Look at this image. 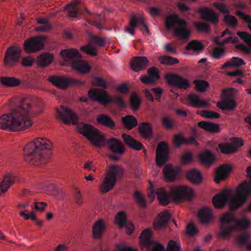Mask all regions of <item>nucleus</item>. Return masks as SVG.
I'll use <instances>...</instances> for the list:
<instances>
[{
    "mask_svg": "<svg viewBox=\"0 0 251 251\" xmlns=\"http://www.w3.org/2000/svg\"><path fill=\"white\" fill-rule=\"evenodd\" d=\"M39 112L38 101L31 104L24 100L11 113L0 117V128L14 131L25 130L32 125L31 115Z\"/></svg>",
    "mask_w": 251,
    "mask_h": 251,
    "instance_id": "f257e3e1",
    "label": "nucleus"
},
{
    "mask_svg": "<svg viewBox=\"0 0 251 251\" xmlns=\"http://www.w3.org/2000/svg\"><path fill=\"white\" fill-rule=\"evenodd\" d=\"M236 196L231 197L230 192L228 190L221 193L212 199V202L215 207L218 208H223L228 203L231 210H236L243 206L248 198L251 196V180L245 181L240 184L236 191Z\"/></svg>",
    "mask_w": 251,
    "mask_h": 251,
    "instance_id": "f03ea898",
    "label": "nucleus"
},
{
    "mask_svg": "<svg viewBox=\"0 0 251 251\" xmlns=\"http://www.w3.org/2000/svg\"><path fill=\"white\" fill-rule=\"evenodd\" d=\"M156 194L159 202L163 205H167L172 200L176 202H181L187 200L191 201L193 196V191L185 186H172L170 188V192L164 188H158L156 192L152 185L151 186L148 197L153 201Z\"/></svg>",
    "mask_w": 251,
    "mask_h": 251,
    "instance_id": "7ed1b4c3",
    "label": "nucleus"
},
{
    "mask_svg": "<svg viewBox=\"0 0 251 251\" xmlns=\"http://www.w3.org/2000/svg\"><path fill=\"white\" fill-rule=\"evenodd\" d=\"M51 149V143L49 139L44 137L37 138L28 143L24 148V159L27 162L37 165L48 159L49 155L46 151Z\"/></svg>",
    "mask_w": 251,
    "mask_h": 251,
    "instance_id": "20e7f679",
    "label": "nucleus"
},
{
    "mask_svg": "<svg viewBox=\"0 0 251 251\" xmlns=\"http://www.w3.org/2000/svg\"><path fill=\"white\" fill-rule=\"evenodd\" d=\"M222 231L218 236L220 238L225 239L230 236L236 228L245 229L249 225V221L246 218L236 220L234 215L231 212L224 214L220 219Z\"/></svg>",
    "mask_w": 251,
    "mask_h": 251,
    "instance_id": "39448f33",
    "label": "nucleus"
},
{
    "mask_svg": "<svg viewBox=\"0 0 251 251\" xmlns=\"http://www.w3.org/2000/svg\"><path fill=\"white\" fill-rule=\"evenodd\" d=\"M60 55L63 58L64 65L71 66L80 74L89 72L91 67L86 61L81 60L82 55L77 50L74 48L63 50Z\"/></svg>",
    "mask_w": 251,
    "mask_h": 251,
    "instance_id": "423d86ee",
    "label": "nucleus"
},
{
    "mask_svg": "<svg viewBox=\"0 0 251 251\" xmlns=\"http://www.w3.org/2000/svg\"><path fill=\"white\" fill-rule=\"evenodd\" d=\"M166 27L168 30H173L174 34L181 39L186 41L190 36V30L187 22L179 18L176 14L167 16L165 21Z\"/></svg>",
    "mask_w": 251,
    "mask_h": 251,
    "instance_id": "0eeeda50",
    "label": "nucleus"
},
{
    "mask_svg": "<svg viewBox=\"0 0 251 251\" xmlns=\"http://www.w3.org/2000/svg\"><path fill=\"white\" fill-rule=\"evenodd\" d=\"M151 232L147 229L142 231L140 236V243L142 247H151L152 248V251H165L162 245L151 240ZM180 244L172 240L168 243L167 251H180Z\"/></svg>",
    "mask_w": 251,
    "mask_h": 251,
    "instance_id": "6e6552de",
    "label": "nucleus"
},
{
    "mask_svg": "<svg viewBox=\"0 0 251 251\" xmlns=\"http://www.w3.org/2000/svg\"><path fill=\"white\" fill-rule=\"evenodd\" d=\"M88 97L91 100L97 101L103 105L114 103L118 106L125 108L126 103L121 97H110L107 91L101 89L91 88L88 92Z\"/></svg>",
    "mask_w": 251,
    "mask_h": 251,
    "instance_id": "1a4fd4ad",
    "label": "nucleus"
},
{
    "mask_svg": "<svg viewBox=\"0 0 251 251\" xmlns=\"http://www.w3.org/2000/svg\"><path fill=\"white\" fill-rule=\"evenodd\" d=\"M124 174V169L118 165H113L109 167L107 174L100 187L102 193H106L112 190L115 185L117 178Z\"/></svg>",
    "mask_w": 251,
    "mask_h": 251,
    "instance_id": "9d476101",
    "label": "nucleus"
},
{
    "mask_svg": "<svg viewBox=\"0 0 251 251\" xmlns=\"http://www.w3.org/2000/svg\"><path fill=\"white\" fill-rule=\"evenodd\" d=\"M78 130L95 147H101L105 143L104 136L91 124L81 123L78 126Z\"/></svg>",
    "mask_w": 251,
    "mask_h": 251,
    "instance_id": "9b49d317",
    "label": "nucleus"
},
{
    "mask_svg": "<svg viewBox=\"0 0 251 251\" xmlns=\"http://www.w3.org/2000/svg\"><path fill=\"white\" fill-rule=\"evenodd\" d=\"M234 88L224 89L221 94L223 100L218 101V106L222 110H232L236 106V103L234 98Z\"/></svg>",
    "mask_w": 251,
    "mask_h": 251,
    "instance_id": "f8f14e48",
    "label": "nucleus"
},
{
    "mask_svg": "<svg viewBox=\"0 0 251 251\" xmlns=\"http://www.w3.org/2000/svg\"><path fill=\"white\" fill-rule=\"evenodd\" d=\"M49 81L54 86L63 89L67 88L69 85H83V82L80 80L55 75L50 76L49 77Z\"/></svg>",
    "mask_w": 251,
    "mask_h": 251,
    "instance_id": "ddd939ff",
    "label": "nucleus"
},
{
    "mask_svg": "<svg viewBox=\"0 0 251 251\" xmlns=\"http://www.w3.org/2000/svg\"><path fill=\"white\" fill-rule=\"evenodd\" d=\"M21 56V50L15 47H9L5 53L4 64L7 67H13L18 63Z\"/></svg>",
    "mask_w": 251,
    "mask_h": 251,
    "instance_id": "4468645a",
    "label": "nucleus"
},
{
    "mask_svg": "<svg viewBox=\"0 0 251 251\" xmlns=\"http://www.w3.org/2000/svg\"><path fill=\"white\" fill-rule=\"evenodd\" d=\"M137 26L139 27L142 31H146L147 34L150 33L149 28L145 24L143 17L141 15L137 16L133 14L130 17L129 25L126 30L128 33L133 35L135 33L134 28Z\"/></svg>",
    "mask_w": 251,
    "mask_h": 251,
    "instance_id": "2eb2a0df",
    "label": "nucleus"
},
{
    "mask_svg": "<svg viewBox=\"0 0 251 251\" xmlns=\"http://www.w3.org/2000/svg\"><path fill=\"white\" fill-rule=\"evenodd\" d=\"M44 46L42 36L34 37L25 41L24 49L27 53H33L41 50Z\"/></svg>",
    "mask_w": 251,
    "mask_h": 251,
    "instance_id": "dca6fc26",
    "label": "nucleus"
},
{
    "mask_svg": "<svg viewBox=\"0 0 251 251\" xmlns=\"http://www.w3.org/2000/svg\"><path fill=\"white\" fill-rule=\"evenodd\" d=\"M166 80L171 85L186 90L190 87L189 81L176 74H169L166 75Z\"/></svg>",
    "mask_w": 251,
    "mask_h": 251,
    "instance_id": "f3484780",
    "label": "nucleus"
},
{
    "mask_svg": "<svg viewBox=\"0 0 251 251\" xmlns=\"http://www.w3.org/2000/svg\"><path fill=\"white\" fill-rule=\"evenodd\" d=\"M57 113L65 124H69L71 123L74 125L77 124L78 121L77 116L72 109L62 105L60 107V110H57Z\"/></svg>",
    "mask_w": 251,
    "mask_h": 251,
    "instance_id": "a211bd4d",
    "label": "nucleus"
},
{
    "mask_svg": "<svg viewBox=\"0 0 251 251\" xmlns=\"http://www.w3.org/2000/svg\"><path fill=\"white\" fill-rule=\"evenodd\" d=\"M168 147L165 142L160 143L156 149V162L158 166H162L167 161Z\"/></svg>",
    "mask_w": 251,
    "mask_h": 251,
    "instance_id": "6ab92c4d",
    "label": "nucleus"
},
{
    "mask_svg": "<svg viewBox=\"0 0 251 251\" xmlns=\"http://www.w3.org/2000/svg\"><path fill=\"white\" fill-rule=\"evenodd\" d=\"M243 145V141L235 138L233 143H221L219 145V148L223 154H231L235 152L239 147Z\"/></svg>",
    "mask_w": 251,
    "mask_h": 251,
    "instance_id": "aec40b11",
    "label": "nucleus"
},
{
    "mask_svg": "<svg viewBox=\"0 0 251 251\" xmlns=\"http://www.w3.org/2000/svg\"><path fill=\"white\" fill-rule=\"evenodd\" d=\"M199 12L203 20L208 21L214 25L218 23L219 15L209 7L201 8L199 10Z\"/></svg>",
    "mask_w": 251,
    "mask_h": 251,
    "instance_id": "412c9836",
    "label": "nucleus"
},
{
    "mask_svg": "<svg viewBox=\"0 0 251 251\" xmlns=\"http://www.w3.org/2000/svg\"><path fill=\"white\" fill-rule=\"evenodd\" d=\"M106 229V225L104 220L101 219L96 221L92 227L93 237L96 239H100Z\"/></svg>",
    "mask_w": 251,
    "mask_h": 251,
    "instance_id": "4be33fe9",
    "label": "nucleus"
},
{
    "mask_svg": "<svg viewBox=\"0 0 251 251\" xmlns=\"http://www.w3.org/2000/svg\"><path fill=\"white\" fill-rule=\"evenodd\" d=\"M115 222L116 224L122 228L127 226L126 231L128 234H130L134 230V227L132 224L127 225L126 215L123 211H120L115 216Z\"/></svg>",
    "mask_w": 251,
    "mask_h": 251,
    "instance_id": "5701e85b",
    "label": "nucleus"
},
{
    "mask_svg": "<svg viewBox=\"0 0 251 251\" xmlns=\"http://www.w3.org/2000/svg\"><path fill=\"white\" fill-rule=\"evenodd\" d=\"M16 182H19L20 180L13 174H8L5 175L1 182H0V195L5 193L11 184Z\"/></svg>",
    "mask_w": 251,
    "mask_h": 251,
    "instance_id": "b1692460",
    "label": "nucleus"
},
{
    "mask_svg": "<svg viewBox=\"0 0 251 251\" xmlns=\"http://www.w3.org/2000/svg\"><path fill=\"white\" fill-rule=\"evenodd\" d=\"M148 76L140 77V80L144 84H151L159 78L158 71L155 67H152L148 70Z\"/></svg>",
    "mask_w": 251,
    "mask_h": 251,
    "instance_id": "393cba45",
    "label": "nucleus"
},
{
    "mask_svg": "<svg viewBox=\"0 0 251 251\" xmlns=\"http://www.w3.org/2000/svg\"><path fill=\"white\" fill-rule=\"evenodd\" d=\"M108 149L113 152L122 154L125 152V149L123 143L118 139L112 138L107 140Z\"/></svg>",
    "mask_w": 251,
    "mask_h": 251,
    "instance_id": "a878e982",
    "label": "nucleus"
},
{
    "mask_svg": "<svg viewBox=\"0 0 251 251\" xmlns=\"http://www.w3.org/2000/svg\"><path fill=\"white\" fill-rule=\"evenodd\" d=\"M122 137L125 144L130 148L136 151L144 149L145 151L146 150L143 144L134 139L131 136L124 133L122 134Z\"/></svg>",
    "mask_w": 251,
    "mask_h": 251,
    "instance_id": "bb28decb",
    "label": "nucleus"
},
{
    "mask_svg": "<svg viewBox=\"0 0 251 251\" xmlns=\"http://www.w3.org/2000/svg\"><path fill=\"white\" fill-rule=\"evenodd\" d=\"M171 217L170 214L167 212H162L158 216L153 223V228L159 229L165 227Z\"/></svg>",
    "mask_w": 251,
    "mask_h": 251,
    "instance_id": "cd10ccee",
    "label": "nucleus"
},
{
    "mask_svg": "<svg viewBox=\"0 0 251 251\" xmlns=\"http://www.w3.org/2000/svg\"><path fill=\"white\" fill-rule=\"evenodd\" d=\"M232 168L228 165H223L217 168L214 181L219 183L220 181L224 180L228 175Z\"/></svg>",
    "mask_w": 251,
    "mask_h": 251,
    "instance_id": "c85d7f7f",
    "label": "nucleus"
},
{
    "mask_svg": "<svg viewBox=\"0 0 251 251\" xmlns=\"http://www.w3.org/2000/svg\"><path fill=\"white\" fill-rule=\"evenodd\" d=\"M66 10L69 17L76 18L78 14H82L84 13V10L77 2H72L66 5Z\"/></svg>",
    "mask_w": 251,
    "mask_h": 251,
    "instance_id": "c756f323",
    "label": "nucleus"
},
{
    "mask_svg": "<svg viewBox=\"0 0 251 251\" xmlns=\"http://www.w3.org/2000/svg\"><path fill=\"white\" fill-rule=\"evenodd\" d=\"M148 62V60L146 57L138 56L133 59L131 66L133 71L139 72L146 68Z\"/></svg>",
    "mask_w": 251,
    "mask_h": 251,
    "instance_id": "7c9ffc66",
    "label": "nucleus"
},
{
    "mask_svg": "<svg viewBox=\"0 0 251 251\" xmlns=\"http://www.w3.org/2000/svg\"><path fill=\"white\" fill-rule=\"evenodd\" d=\"M198 216L200 221L203 224H209L213 219L211 210L207 207H203L199 212Z\"/></svg>",
    "mask_w": 251,
    "mask_h": 251,
    "instance_id": "2f4dec72",
    "label": "nucleus"
},
{
    "mask_svg": "<svg viewBox=\"0 0 251 251\" xmlns=\"http://www.w3.org/2000/svg\"><path fill=\"white\" fill-rule=\"evenodd\" d=\"M53 59L54 57L52 54L46 52L38 56L37 63L38 66L46 67L52 62Z\"/></svg>",
    "mask_w": 251,
    "mask_h": 251,
    "instance_id": "473e14b6",
    "label": "nucleus"
},
{
    "mask_svg": "<svg viewBox=\"0 0 251 251\" xmlns=\"http://www.w3.org/2000/svg\"><path fill=\"white\" fill-rule=\"evenodd\" d=\"M97 121L99 124L110 129H114L116 126L115 122L109 116L104 114L99 115Z\"/></svg>",
    "mask_w": 251,
    "mask_h": 251,
    "instance_id": "72a5a7b5",
    "label": "nucleus"
},
{
    "mask_svg": "<svg viewBox=\"0 0 251 251\" xmlns=\"http://www.w3.org/2000/svg\"><path fill=\"white\" fill-rule=\"evenodd\" d=\"M139 133L145 139L151 138L152 133V129L150 124L143 122L139 124L138 126Z\"/></svg>",
    "mask_w": 251,
    "mask_h": 251,
    "instance_id": "f704fd0d",
    "label": "nucleus"
},
{
    "mask_svg": "<svg viewBox=\"0 0 251 251\" xmlns=\"http://www.w3.org/2000/svg\"><path fill=\"white\" fill-rule=\"evenodd\" d=\"M165 177L168 180L173 181L178 176L179 170L172 165H166L163 169Z\"/></svg>",
    "mask_w": 251,
    "mask_h": 251,
    "instance_id": "c9c22d12",
    "label": "nucleus"
},
{
    "mask_svg": "<svg viewBox=\"0 0 251 251\" xmlns=\"http://www.w3.org/2000/svg\"><path fill=\"white\" fill-rule=\"evenodd\" d=\"M187 178L193 183L198 184L201 181V172L196 169L189 170L186 174Z\"/></svg>",
    "mask_w": 251,
    "mask_h": 251,
    "instance_id": "e433bc0d",
    "label": "nucleus"
},
{
    "mask_svg": "<svg viewBox=\"0 0 251 251\" xmlns=\"http://www.w3.org/2000/svg\"><path fill=\"white\" fill-rule=\"evenodd\" d=\"M174 141L177 147H179L182 144H194L197 143L196 139L194 136L186 138L180 135H175L174 137Z\"/></svg>",
    "mask_w": 251,
    "mask_h": 251,
    "instance_id": "4c0bfd02",
    "label": "nucleus"
},
{
    "mask_svg": "<svg viewBox=\"0 0 251 251\" xmlns=\"http://www.w3.org/2000/svg\"><path fill=\"white\" fill-rule=\"evenodd\" d=\"M188 100L191 103V105L195 107H208L209 104L200 100L199 97L195 94H191L188 96Z\"/></svg>",
    "mask_w": 251,
    "mask_h": 251,
    "instance_id": "58836bf2",
    "label": "nucleus"
},
{
    "mask_svg": "<svg viewBox=\"0 0 251 251\" xmlns=\"http://www.w3.org/2000/svg\"><path fill=\"white\" fill-rule=\"evenodd\" d=\"M122 121L125 127L131 130L137 126L138 121L133 116L128 115L122 118Z\"/></svg>",
    "mask_w": 251,
    "mask_h": 251,
    "instance_id": "ea45409f",
    "label": "nucleus"
},
{
    "mask_svg": "<svg viewBox=\"0 0 251 251\" xmlns=\"http://www.w3.org/2000/svg\"><path fill=\"white\" fill-rule=\"evenodd\" d=\"M197 125L202 129L209 132H218L219 131V126L216 124L201 121L198 123Z\"/></svg>",
    "mask_w": 251,
    "mask_h": 251,
    "instance_id": "a19ab883",
    "label": "nucleus"
},
{
    "mask_svg": "<svg viewBox=\"0 0 251 251\" xmlns=\"http://www.w3.org/2000/svg\"><path fill=\"white\" fill-rule=\"evenodd\" d=\"M251 235L248 233H244L239 235L236 238L237 243L240 245L245 246L248 250L249 247H251V243L250 242Z\"/></svg>",
    "mask_w": 251,
    "mask_h": 251,
    "instance_id": "79ce46f5",
    "label": "nucleus"
},
{
    "mask_svg": "<svg viewBox=\"0 0 251 251\" xmlns=\"http://www.w3.org/2000/svg\"><path fill=\"white\" fill-rule=\"evenodd\" d=\"M201 161L206 166H210L215 160V157L210 151H206L200 156Z\"/></svg>",
    "mask_w": 251,
    "mask_h": 251,
    "instance_id": "37998d69",
    "label": "nucleus"
},
{
    "mask_svg": "<svg viewBox=\"0 0 251 251\" xmlns=\"http://www.w3.org/2000/svg\"><path fill=\"white\" fill-rule=\"evenodd\" d=\"M0 82L4 86L8 87H16L20 84V80L16 78L12 77H1Z\"/></svg>",
    "mask_w": 251,
    "mask_h": 251,
    "instance_id": "c03bdc74",
    "label": "nucleus"
},
{
    "mask_svg": "<svg viewBox=\"0 0 251 251\" xmlns=\"http://www.w3.org/2000/svg\"><path fill=\"white\" fill-rule=\"evenodd\" d=\"M246 64L245 62L242 58L237 57H233L230 61H227L224 63L222 68L225 69L228 67H239Z\"/></svg>",
    "mask_w": 251,
    "mask_h": 251,
    "instance_id": "a18cd8bd",
    "label": "nucleus"
},
{
    "mask_svg": "<svg viewBox=\"0 0 251 251\" xmlns=\"http://www.w3.org/2000/svg\"><path fill=\"white\" fill-rule=\"evenodd\" d=\"M203 48V44L198 40H193L190 42L186 47V50H192L195 51H201Z\"/></svg>",
    "mask_w": 251,
    "mask_h": 251,
    "instance_id": "49530a36",
    "label": "nucleus"
},
{
    "mask_svg": "<svg viewBox=\"0 0 251 251\" xmlns=\"http://www.w3.org/2000/svg\"><path fill=\"white\" fill-rule=\"evenodd\" d=\"M162 126L167 129H172L175 126V121L168 116H164L161 117Z\"/></svg>",
    "mask_w": 251,
    "mask_h": 251,
    "instance_id": "de8ad7c7",
    "label": "nucleus"
},
{
    "mask_svg": "<svg viewBox=\"0 0 251 251\" xmlns=\"http://www.w3.org/2000/svg\"><path fill=\"white\" fill-rule=\"evenodd\" d=\"M194 26L196 30L204 33L210 32L209 25L205 23L201 22H195L194 23Z\"/></svg>",
    "mask_w": 251,
    "mask_h": 251,
    "instance_id": "09e8293b",
    "label": "nucleus"
},
{
    "mask_svg": "<svg viewBox=\"0 0 251 251\" xmlns=\"http://www.w3.org/2000/svg\"><path fill=\"white\" fill-rule=\"evenodd\" d=\"M196 89L200 92H205L209 87V84L204 80H196L194 81Z\"/></svg>",
    "mask_w": 251,
    "mask_h": 251,
    "instance_id": "8fccbe9b",
    "label": "nucleus"
},
{
    "mask_svg": "<svg viewBox=\"0 0 251 251\" xmlns=\"http://www.w3.org/2000/svg\"><path fill=\"white\" fill-rule=\"evenodd\" d=\"M159 60L161 64L167 65H172L179 62L177 58L166 55L160 57Z\"/></svg>",
    "mask_w": 251,
    "mask_h": 251,
    "instance_id": "3c124183",
    "label": "nucleus"
},
{
    "mask_svg": "<svg viewBox=\"0 0 251 251\" xmlns=\"http://www.w3.org/2000/svg\"><path fill=\"white\" fill-rule=\"evenodd\" d=\"M130 102L134 110H137L138 109L141 104V100L139 96L135 93L131 94L130 98Z\"/></svg>",
    "mask_w": 251,
    "mask_h": 251,
    "instance_id": "603ef678",
    "label": "nucleus"
},
{
    "mask_svg": "<svg viewBox=\"0 0 251 251\" xmlns=\"http://www.w3.org/2000/svg\"><path fill=\"white\" fill-rule=\"evenodd\" d=\"M224 22L231 28H235L237 26V20L231 15H225L224 17Z\"/></svg>",
    "mask_w": 251,
    "mask_h": 251,
    "instance_id": "864d4df0",
    "label": "nucleus"
},
{
    "mask_svg": "<svg viewBox=\"0 0 251 251\" xmlns=\"http://www.w3.org/2000/svg\"><path fill=\"white\" fill-rule=\"evenodd\" d=\"M103 23V18L100 15L97 14L93 20H90L89 23L96 26L97 28L101 30L102 29V24Z\"/></svg>",
    "mask_w": 251,
    "mask_h": 251,
    "instance_id": "5fc2aeb1",
    "label": "nucleus"
},
{
    "mask_svg": "<svg viewBox=\"0 0 251 251\" xmlns=\"http://www.w3.org/2000/svg\"><path fill=\"white\" fill-rule=\"evenodd\" d=\"M80 50L86 54L92 56H97L98 55V52L96 50L95 48L90 45L81 47Z\"/></svg>",
    "mask_w": 251,
    "mask_h": 251,
    "instance_id": "6e6d98bb",
    "label": "nucleus"
},
{
    "mask_svg": "<svg viewBox=\"0 0 251 251\" xmlns=\"http://www.w3.org/2000/svg\"><path fill=\"white\" fill-rule=\"evenodd\" d=\"M201 115L203 117L209 119H217L220 117V114L213 111L202 110Z\"/></svg>",
    "mask_w": 251,
    "mask_h": 251,
    "instance_id": "4d7b16f0",
    "label": "nucleus"
},
{
    "mask_svg": "<svg viewBox=\"0 0 251 251\" xmlns=\"http://www.w3.org/2000/svg\"><path fill=\"white\" fill-rule=\"evenodd\" d=\"M236 14L239 16L240 18L249 24L248 27L251 30V16L249 15L245 14L241 11H237Z\"/></svg>",
    "mask_w": 251,
    "mask_h": 251,
    "instance_id": "13d9d810",
    "label": "nucleus"
},
{
    "mask_svg": "<svg viewBox=\"0 0 251 251\" xmlns=\"http://www.w3.org/2000/svg\"><path fill=\"white\" fill-rule=\"evenodd\" d=\"M93 84L100 87L103 89H106L108 88V85L106 84L105 80L99 76H97L94 78Z\"/></svg>",
    "mask_w": 251,
    "mask_h": 251,
    "instance_id": "bf43d9fd",
    "label": "nucleus"
},
{
    "mask_svg": "<svg viewBox=\"0 0 251 251\" xmlns=\"http://www.w3.org/2000/svg\"><path fill=\"white\" fill-rule=\"evenodd\" d=\"M237 34L239 37L244 40L246 43L251 46V34L244 31H238Z\"/></svg>",
    "mask_w": 251,
    "mask_h": 251,
    "instance_id": "052dcab7",
    "label": "nucleus"
},
{
    "mask_svg": "<svg viewBox=\"0 0 251 251\" xmlns=\"http://www.w3.org/2000/svg\"><path fill=\"white\" fill-rule=\"evenodd\" d=\"M134 197L136 201L142 207H145L146 206V201L143 198L142 195L138 191L134 194Z\"/></svg>",
    "mask_w": 251,
    "mask_h": 251,
    "instance_id": "680f3d73",
    "label": "nucleus"
},
{
    "mask_svg": "<svg viewBox=\"0 0 251 251\" xmlns=\"http://www.w3.org/2000/svg\"><path fill=\"white\" fill-rule=\"evenodd\" d=\"M213 5L218 10L223 14H228L230 13L229 9L222 3L215 2L213 3Z\"/></svg>",
    "mask_w": 251,
    "mask_h": 251,
    "instance_id": "e2e57ef3",
    "label": "nucleus"
},
{
    "mask_svg": "<svg viewBox=\"0 0 251 251\" xmlns=\"http://www.w3.org/2000/svg\"><path fill=\"white\" fill-rule=\"evenodd\" d=\"M238 41V38L237 37H229L226 38L223 42H218L217 39L215 40V43L220 46H224L225 44L227 42H231L236 43Z\"/></svg>",
    "mask_w": 251,
    "mask_h": 251,
    "instance_id": "0e129e2a",
    "label": "nucleus"
},
{
    "mask_svg": "<svg viewBox=\"0 0 251 251\" xmlns=\"http://www.w3.org/2000/svg\"><path fill=\"white\" fill-rule=\"evenodd\" d=\"M74 199L75 203L80 205L83 203V197L80 192L77 189H75V193L74 195Z\"/></svg>",
    "mask_w": 251,
    "mask_h": 251,
    "instance_id": "69168bd1",
    "label": "nucleus"
},
{
    "mask_svg": "<svg viewBox=\"0 0 251 251\" xmlns=\"http://www.w3.org/2000/svg\"><path fill=\"white\" fill-rule=\"evenodd\" d=\"M186 232L188 234L193 236L198 232V231L193 223L189 224L186 226Z\"/></svg>",
    "mask_w": 251,
    "mask_h": 251,
    "instance_id": "338daca9",
    "label": "nucleus"
},
{
    "mask_svg": "<svg viewBox=\"0 0 251 251\" xmlns=\"http://www.w3.org/2000/svg\"><path fill=\"white\" fill-rule=\"evenodd\" d=\"M52 28V26L50 23L43 24V25L38 26L36 27V30L42 32H48Z\"/></svg>",
    "mask_w": 251,
    "mask_h": 251,
    "instance_id": "774afa93",
    "label": "nucleus"
}]
</instances>
